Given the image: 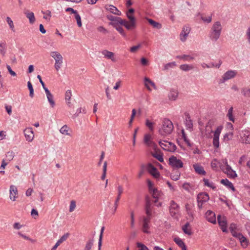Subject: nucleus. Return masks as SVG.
I'll use <instances>...</instances> for the list:
<instances>
[{
    "label": "nucleus",
    "instance_id": "3c124183",
    "mask_svg": "<svg viewBox=\"0 0 250 250\" xmlns=\"http://www.w3.org/2000/svg\"><path fill=\"white\" fill-rule=\"evenodd\" d=\"M233 134L231 132H229L225 134L223 137V141L224 142H228L232 139Z\"/></svg>",
    "mask_w": 250,
    "mask_h": 250
},
{
    "label": "nucleus",
    "instance_id": "f8f14e48",
    "mask_svg": "<svg viewBox=\"0 0 250 250\" xmlns=\"http://www.w3.org/2000/svg\"><path fill=\"white\" fill-rule=\"evenodd\" d=\"M241 141L243 143L250 144V131L248 130H242L240 133Z\"/></svg>",
    "mask_w": 250,
    "mask_h": 250
},
{
    "label": "nucleus",
    "instance_id": "6e6552de",
    "mask_svg": "<svg viewBox=\"0 0 250 250\" xmlns=\"http://www.w3.org/2000/svg\"><path fill=\"white\" fill-rule=\"evenodd\" d=\"M150 220L151 218L149 216H143L142 218V229L143 232L145 233H150V231L149 230Z\"/></svg>",
    "mask_w": 250,
    "mask_h": 250
},
{
    "label": "nucleus",
    "instance_id": "774afa93",
    "mask_svg": "<svg viewBox=\"0 0 250 250\" xmlns=\"http://www.w3.org/2000/svg\"><path fill=\"white\" fill-rule=\"evenodd\" d=\"M137 246L138 248V250H148V249L147 248V247L142 243H137Z\"/></svg>",
    "mask_w": 250,
    "mask_h": 250
},
{
    "label": "nucleus",
    "instance_id": "49530a36",
    "mask_svg": "<svg viewBox=\"0 0 250 250\" xmlns=\"http://www.w3.org/2000/svg\"><path fill=\"white\" fill-rule=\"evenodd\" d=\"M203 181L204 182L205 186L209 187L212 189H215L216 188V187L214 186V184L212 182H210L208 179H204Z\"/></svg>",
    "mask_w": 250,
    "mask_h": 250
},
{
    "label": "nucleus",
    "instance_id": "dca6fc26",
    "mask_svg": "<svg viewBox=\"0 0 250 250\" xmlns=\"http://www.w3.org/2000/svg\"><path fill=\"white\" fill-rule=\"evenodd\" d=\"M217 220L219 225L220 226L223 232H227V223L226 218L224 216L222 217L221 215H219L217 217Z\"/></svg>",
    "mask_w": 250,
    "mask_h": 250
},
{
    "label": "nucleus",
    "instance_id": "338daca9",
    "mask_svg": "<svg viewBox=\"0 0 250 250\" xmlns=\"http://www.w3.org/2000/svg\"><path fill=\"white\" fill-rule=\"evenodd\" d=\"M75 19L77 21L78 26L79 27H81L82 26V23L81 22V18L80 15L78 13V12L77 13V14H75Z\"/></svg>",
    "mask_w": 250,
    "mask_h": 250
},
{
    "label": "nucleus",
    "instance_id": "f3484780",
    "mask_svg": "<svg viewBox=\"0 0 250 250\" xmlns=\"http://www.w3.org/2000/svg\"><path fill=\"white\" fill-rule=\"evenodd\" d=\"M101 53L103 55L104 58L110 60L113 62H116L117 61L115 55L113 52L104 49L101 52Z\"/></svg>",
    "mask_w": 250,
    "mask_h": 250
},
{
    "label": "nucleus",
    "instance_id": "4468645a",
    "mask_svg": "<svg viewBox=\"0 0 250 250\" xmlns=\"http://www.w3.org/2000/svg\"><path fill=\"white\" fill-rule=\"evenodd\" d=\"M18 191L16 186L11 185L9 188V198L12 201H16L18 198Z\"/></svg>",
    "mask_w": 250,
    "mask_h": 250
},
{
    "label": "nucleus",
    "instance_id": "4c0bfd02",
    "mask_svg": "<svg viewBox=\"0 0 250 250\" xmlns=\"http://www.w3.org/2000/svg\"><path fill=\"white\" fill-rule=\"evenodd\" d=\"M147 21L149 22V23L153 27L157 28V29H160L162 28V25L161 23L156 22L151 19H146Z\"/></svg>",
    "mask_w": 250,
    "mask_h": 250
},
{
    "label": "nucleus",
    "instance_id": "2eb2a0df",
    "mask_svg": "<svg viewBox=\"0 0 250 250\" xmlns=\"http://www.w3.org/2000/svg\"><path fill=\"white\" fill-rule=\"evenodd\" d=\"M148 172L154 178H158L160 177V173L157 169L151 164L147 165L146 167Z\"/></svg>",
    "mask_w": 250,
    "mask_h": 250
},
{
    "label": "nucleus",
    "instance_id": "8fccbe9b",
    "mask_svg": "<svg viewBox=\"0 0 250 250\" xmlns=\"http://www.w3.org/2000/svg\"><path fill=\"white\" fill-rule=\"evenodd\" d=\"M174 170L173 171V172H174ZM180 176V173L178 171H176L175 174L173 172H172L171 174V176H170L171 179L174 181L178 180L179 179Z\"/></svg>",
    "mask_w": 250,
    "mask_h": 250
},
{
    "label": "nucleus",
    "instance_id": "b1692460",
    "mask_svg": "<svg viewBox=\"0 0 250 250\" xmlns=\"http://www.w3.org/2000/svg\"><path fill=\"white\" fill-rule=\"evenodd\" d=\"M205 215L206 219L208 222L212 224L216 223L215 215L213 212L210 210H208L207 211Z\"/></svg>",
    "mask_w": 250,
    "mask_h": 250
},
{
    "label": "nucleus",
    "instance_id": "a878e982",
    "mask_svg": "<svg viewBox=\"0 0 250 250\" xmlns=\"http://www.w3.org/2000/svg\"><path fill=\"white\" fill-rule=\"evenodd\" d=\"M107 18L109 20L113 21V23H116L117 24L119 23L120 24L123 25V23L125 22L124 20L122 19L119 17H114L112 15H109L107 16Z\"/></svg>",
    "mask_w": 250,
    "mask_h": 250
},
{
    "label": "nucleus",
    "instance_id": "0e129e2a",
    "mask_svg": "<svg viewBox=\"0 0 250 250\" xmlns=\"http://www.w3.org/2000/svg\"><path fill=\"white\" fill-rule=\"evenodd\" d=\"M219 165V162L216 159L213 160L211 163V167L212 169H216Z\"/></svg>",
    "mask_w": 250,
    "mask_h": 250
},
{
    "label": "nucleus",
    "instance_id": "20e7f679",
    "mask_svg": "<svg viewBox=\"0 0 250 250\" xmlns=\"http://www.w3.org/2000/svg\"><path fill=\"white\" fill-rule=\"evenodd\" d=\"M223 163L225 164V166H220V167L224 172L230 178H235L236 177L237 174L236 172L228 164L227 160L225 159L223 161Z\"/></svg>",
    "mask_w": 250,
    "mask_h": 250
},
{
    "label": "nucleus",
    "instance_id": "bb28decb",
    "mask_svg": "<svg viewBox=\"0 0 250 250\" xmlns=\"http://www.w3.org/2000/svg\"><path fill=\"white\" fill-rule=\"evenodd\" d=\"M146 216H149L151 217L152 215V207L150 201L147 199L146 205Z\"/></svg>",
    "mask_w": 250,
    "mask_h": 250
},
{
    "label": "nucleus",
    "instance_id": "f03ea898",
    "mask_svg": "<svg viewBox=\"0 0 250 250\" xmlns=\"http://www.w3.org/2000/svg\"><path fill=\"white\" fill-rule=\"evenodd\" d=\"M223 27L220 21L213 22L209 31V37L212 42H216L220 38Z\"/></svg>",
    "mask_w": 250,
    "mask_h": 250
},
{
    "label": "nucleus",
    "instance_id": "ea45409f",
    "mask_svg": "<svg viewBox=\"0 0 250 250\" xmlns=\"http://www.w3.org/2000/svg\"><path fill=\"white\" fill-rule=\"evenodd\" d=\"M6 52V44L5 42L0 43V54L4 56Z\"/></svg>",
    "mask_w": 250,
    "mask_h": 250
},
{
    "label": "nucleus",
    "instance_id": "aec40b11",
    "mask_svg": "<svg viewBox=\"0 0 250 250\" xmlns=\"http://www.w3.org/2000/svg\"><path fill=\"white\" fill-rule=\"evenodd\" d=\"M117 189H118V196L117 197V198H116L115 203H114V209H113V212H112L113 214H114L117 210V208L118 206L119 202L120 200L121 195L123 192V188L122 186L119 185L117 188Z\"/></svg>",
    "mask_w": 250,
    "mask_h": 250
},
{
    "label": "nucleus",
    "instance_id": "412c9836",
    "mask_svg": "<svg viewBox=\"0 0 250 250\" xmlns=\"http://www.w3.org/2000/svg\"><path fill=\"white\" fill-rule=\"evenodd\" d=\"M237 74V72L235 70H229L227 71L222 76V79L223 81H226L230 79L234 78Z\"/></svg>",
    "mask_w": 250,
    "mask_h": 250
},
{
    "label": "nucleus",
    "instance_id": "c03bdc74",
    "mask_svg": "<svg viewBox=\"0 0 250 250\" xmlns=\"http://www.w3.org/2000/svg\"><path fill=\"white\" fill-rule=\"evenodd\" d=\"M233 107H231L228 110V112L227 114V117L229 118V121H232V122H235V119L233 116Z\"/></svg>",
    "mask_w": 250,
    "mask_h": 250
},
{
    "label": "nucleus",
    "instance_id": "39448f33",
    "mask_svg": "<svg viewBox=\"0 0 250 250\" xmlns=\"http://www.w3.org/2000/svg\"><path fill=\"white\" fill-rule=\"evenodd\" d=\"M126 15L127 18L129 19V21H127L124 20L125 22L123 23V25H124L125 27L128 30H130L135 28L136 20L133 15L132 14L127 13H126Z\"/></svg>",
    "mask_w": 250,
    "mask_h": 250
},
{
    "label": "nucleus",
    "instance_id": "4d7b16f0",
    "mask_svg": "<svg viewBox=\"0 0 250 250\" xmlns=\"http://www.w3.org/2000/svg\"><path fill=\"white\" fill-rule=\"evenodd\" d=\"M18 234L21 237H22L23 238H24V239L25 240H29L30 241H31L32 243H35L36 242V240H34V239H31L30 238H29V237L27 236L26 235L22 234L21 232L19 231L18 232Z\"/></svg>",
    "mask_w": 250,
    "mask_h": 250
},
{
    "label": "nucleus",
    "instance_id": "7c9ffc66",
    "mask_svg": "<svg viewBox=\"0 0 250 250\" xmlns=\"http://www.w3.org/2000/svg\"><path fill=\"white\" fill-rule=\"evenodd\" d=\"M193 167H194L196 172L198 174L204 175L206 174V171L204 170L203 167L201 166L198 164H194L193 165Z\"/></svg>",
    "mask_w": 250,
    "mask_h": 250
},
{
    "label": "nucleus",
    "instance_id": "a211bd4d",
    "mask_svg": "<svg viewBox=\"0 0 250 250\" xmlns=\"http://www.w3.org/2000/svg\"><path fill=\"white\" fill-rule=\"evenodd\" d=\"M179 211V206L174 201L170 203L169 212L172 216H175Z\"/></svg>",
    "mask_w": 250,
    "mask_h": 250
},
{
    "label": "nucleus",
    "instance_id": "6e6d98bb",
    "mask_svg": "<svg viewBox=\"0 0 250 250\" xmlns=\"http://www.w3.org/2000/svg\"><path fill=\"white\" fill-rule=\"evenodd\" d=\"M201 18L204 22H205L206 23H210L212 21V16H202Z\"/></svg>",
    "mask_w": 250,
    "mask_h": 250
},
{
    "label": "nucleus",
    "instance_id": "cd10ccee",
    "mask_svg": "<svg viewBox=\"0 0 250 250\" xmlns=\"http://www.w3.org/2000/svg\"><path fill=\"white\" fill-rule=\"evenodd\" d=\"M182 230L184 232L188 235H191L192 234L191 227L188 222L186 223L183 227Z\"/></svg>",
    "mask_w": 250,
    "mask_h": 250
},
{
    "label": "nucleus",
    "instance_id": "e433bc0d",
    "mask_svg": "<svg viewBox=\"0 0 250 250\" xmlns=\"http://www.w3.org/2000/svg\"><path fill=\"white\" fill-rule=\"evenodd\" d=\"M178 95V92L177 90L172 89L170 90L169 93L168 97L170 100L175 101L177 99Z\"/></svg>",
    "mask_w": 250,
    "mask_h": 250
},
{
    "label": "nucleus",
    "instance_id": "1a4fd4ad",
    "mask_svg": "<svg viewBox=\"0 0 250 250\" xmlns=\"http://www.w3.org/2000/svg\"><path fill=\"white\" fill-rule=\"evenodd\" d=\"M144 144L148 147L156 151L157 148V145L152 141L151 135L149 134H145L144 138Z\"/></svg>",
    "mask_w": 250,
    "mask_h": 250
},
{
    "label": "nucleus",
    "instance_id": "79ce46f5",
    "mask_svg": "<svg viewBox=\"0 0 250 250\" xmlns=\"http://www.w3.org/2000/svg\"><path fill=\"white\" fill-rule=\"evenodd\" d=\"M177 58L183 60L185 61H190L193 60L194 58L193 57H192L190 55H183L182 56H177Z\"/></svg>",
    "mask_w": 250,
    "mask_h": 250
},
{
    "label": "nucleus",
    "instance_id": "7ed1b4c3",
    "mask_svg": "<svg viewBox=\"0 0 250 250\" xmlns=\"http://www.w3.org/2000/svg\"><path fill=\"white\" fill-rule=\"evenodd\" d=\"M50 56L55 60L54 67L58 71L61 68L63 63V57L58 51H51Z\"/></svg>",
    "mask_w": 250,
    "mask_h": 250
},
{
    "label": "nucleus",
    "instance_id": "13d9d810",
    "mask_svg": "<svg viewBox=\"0 0 250 250\" xmlns=\"http://www.w3.org/2000/svg\"><path fill=\"white\" fill-rule=\"evenodd\" d=\"M14 157V153L13 151H8L6 154V160L8 161H11Z\"/></svg>",
    "mask_w": 250,
    "mask_h": 250
},
{
    "label": "nucleus",
    "instance_id": "5701e85b",
    "mask_svg": "<svg viewBox=\"0 0 250 250\" xmlns=\"http://www.w3.org/2000/svg\"><path fill=\"white\" fill-rule=\"evenodd\" d=\"M233 235L239 239L242 246L243 247L246 248L248 246V243L247 239L242 234L240 233L236 234V233H234Z\"/></svg>",
    "mask_w": 250,
    "mask_h": 250
},
{
    "label": "nucleus",
    "instance_id": "37998d69",
    "mask_svg": "<svg viewBox=\"0 0 250 250\" xmlns=\"http://www.w3.org/2000/svg\"><path fill=\"white\" fill-rule=\"evenodd\" d=\"M242 94L246 97H250V88L244 87L241 89Z\"/></svg>",
    "mask_w": 250,
    "mask_h": 250
},
{
    "label": "nucleus",
    "instance_id": "58836bf2",
    "mask_svg": "<svg viewBox=\"0 0 250 250\" xmlns=\"http://www.w3.org/2000/svg\"><path fill=\"white\" fill-rule=\"evenodd\" d=\"M180 68L183 71H188L189 70H191L194 69V66L191 64H182L180 66Z\"/></svg>",
    "mask_w": 250,
    "mask_h": 250
},
{
    "label": "nucleus",
    "instance_id": "680f3d73",
    "mask_svg": "<svg viewBox=\"0 0 250 250\" xmlns=\"http://www.w3.org/2000/svg\"><path fill=\"white\" fill-rule=\"evenodd\" d=\"M147 186L149 192L152 190H154L156 188L154 187V184L150 180H147Z\"/></svg>",
    "mask_w": 250,
    "mask_h": 250
},
{
    "label": "nucleus",
    "instance_id": "423d86ee",
    "mask_svg": "<svg viewBox=\"0 0 250 250\" xmlns=\"http://www.w3.org/2000/svg\"><path fill=\"white\" fill-rule=\"evenodd\" d=\"M160 146L165 150L174 152L176 149V146L172 143L166 140H163L159 142Z\"/></svg>",
    "mask_w": 250,
    "mask_h": 250
},
{
    "label": "nucleus",
    "instance_id": "473e14b6",
    "mask_svg": "<svg viewBox=\"0 0 250 250\" xmlns=\"http://www.w3.org/2000/svg\"><path fill=\"white\" fill-rule=\"evenodd\" d=\"M70 130V128L67 125H64L60 129V132L63 135L71 136Z\"/></svg>",
    "mask_w": 250,
    "mask_h": 250
},
{
    "label": "nucleus",
    "instance_id": "603ef678",
    "mask_svg": "<svg viewBox=\"0 0 250 250\" xmlns=\"http://www.w3.org/2000/svg\"><path fill=\"white\" fill-rule=\"evenodd\" d=\"M27 86H28V87L29 88V90L30 91L29 96L31 98H33V96H34V89H33L32 84L31 83L30 81H28V83H27Z\"/></svg>",
    "mask_w": 250,
    "mask_h": 250
},
{
    "label": "nucleus",
    "instance_id": "a18cd8bd",
    "mask_svg": "<svg viewBox=\"0 0 250 250\" xmlns=\"http://www.w3.org/2000/svg\"><path fill=\"white\" fill-rule=\"evenodd\" d=\"M144 81H145V85L149 90H150L151 89H150V86L148 85V84L147 83V82L151 83L150 85H152V86H153L154 87H155V83L152 81H151L149 78L146 77V78H145Z\"/></svg>",
    "mask_w": 250,
    "mask_h": 250
},
{
    "label": "nucleus",
    "instance_id": "c85d7f7f",
    "mask_svg": "<svg viewBox=\"0 0 250 250\" xmlns=\"http://www.w3.org/2000/svg\"><path fill=\"white\" fill-rule=\"evenodd\" d=\"M150 193L152 194L153 197L155 199L154 201L155 203H156L158 199L161 197L162 195V193L161 191L159 190L157 188H155L154 190L151 191Z\"/></svg>",
    "mask_w": 250,
    "mask_h": 250
},
{
    "label": "nucleus",
    "instance_id": "c756f323",
    "mask_svg": "<svg viewBox=\"0 0 250 250\" xmlns=\"http://www.w3.org/2000/svg\"><path fill=\"white\" fill-rule=\"evenodd\" d=\"M24 14L26 17L29 19V22L31 24H33L35 21V18L34 14L32 12H30L28 10H26L24 12Z\"/></svg>",
    "mask_w": 250,
    "mask_h": 250
},
{
    "label": "nucleus",
    "instance_id": "ddd939ff",
    "mask_svg": "<svg viewBox=\"0 0 250 250\" xmlns=\"http://www.w3.org/2000/svg\"><path fill=\"white\" fill-rule=\"evenodd\" d=\"M190 31L189 26L185 25L183 27L182 30L180 34V39L182 42H185Z\"/></svg>",
    "mask_w": 250,
    "mask_h": 250
},
{
    "label": "nucleus",
    "instance_id": "a19ab883",
    "mask_svg": "<svg viewBox=\"0 0 250 250\" xmlns=\"http://www.w3.org/2000/svg\"><path fill=\"white\" fill-rule=\"evenodd\" d=\"M94 239L91 238L89 239L86 243L84 250H90L93 245Z\"/></svg>",
    "mask_w": 250,
    "mask_h": 250
},
{
    "label": "nucleus",
    "instance_id": "864d4df0",
    "mask_svg": "<svg viewBox=\"0 0 250 250\" xmlns=\"http://www.w3.org/2000/svg\"><path fill=\"white\" fill-rule=\"evenodd\" d=\"M104 230V227H102L101 230V233L99 236V239L98 242V250H101V247L102 246L103 234Z\"/></svg>",
    "mask_w": 250,
    "mask_h": 250
},
{
    "label": "nucleus",
    "instance_id": "69168bd1",
    "mask_svg": "<svg viewBox=\"0 0 250 250\" xmlns=\"http://www.w3.org/2000/svg\"><path fill=\"white\" fill-rule=\"evenodd\" d=\"M106 168H107V162L105 161L103 166V173L101 177V179L102 180H104L106 176Z\"/></svg>",
    "mask_w": 250,
    "mask_h": 250
},
{
    "label": "nucleus",
    "instance_id": "09e8293b",
    "mask_svg": "<svg viewBox=\"0 0 250 250\" xmlns=\"http://www.w3.org/2000/svg\"><path fill=\"white\" fill-rule=\"evenodd\" d=\"M6 21L9 25L10 29L13 32H15L14 25L12 20L9 17H7L6 19Z\"/></svg>",
    "mask_w": 250,
    "mask_h": 250
},
{
    "label": "nucleus",
    "instance_id": "9b49d317",
    "mask_svg": "<svg viewBox=\"0 0 250 250\" xmlns=\"http://www.w3.org/2000/svg\"><path fill=\"white\" fill-rule=\"evenodd\" d=\"M209 200V196L208 194L202 193L197 196L198 206L199 208H202L203 204Z\"/></svg>",
    "mask_w": 250,
    "mask_h": 250
},
{
    "label": "nucleus",
    "instance_id": "0eeeda50",
    "mask_svg": "<svg viewBox=\"0 0 250 250\" xmlns=\"http://www.w3.org/2000/svg\"><path fill=\"white\" fill-rule=\"evenodd\" d=\"M168 164L173 168L176 169L182 168L183 167L182 161L174 156L169 158Z\"/></svg>",
    "mask_w": 250,
    "mask_h": 250
},
{
    "label": "nucleus",
    "instance_id": "c9c22d12",
    "mask_svg": "<svg viewBox=\"0 0 250 250\" xmlns=\"http://www.w3.org/2000/svg\"><path fill=\"white\" fill-rule=\"evenodd\" d=\"M221 183L227 186L228 188L231 189L233 191L235 190V188L233 184L227 179H222L221 180Z\"/></svg>",
    "mask_w": 250,
    "mask_h": 250
},
{
    "label": "nucleus",
    "instance_id": "393cba45",
    "mask_svg": "<svg viewBox=\"0 0 250 250\" xmlns=\"http://www.w3.org/2000/svg\"><path fill=\"white\" fill-rule=\"evenodd\" d=\"M105 8L107 11L110 12L111 13L117 15L118 16H120L121 15V12L118 10V9L114 6L112 5H106L105 6Z\"/></svg>",
    "mask_w": 250,
    "mask_h": 250
},
{
    "label": "nucleus",
    "instance_id": "052dcab7",
    "mask_svg": "<svg viewBox=\"0 0 250 250\" xmlns=\"http://www.w3.org/2000/svg\"><path fill=\"white\" fill-rule=\"evenodd\" d=\"M134 215L133 210L130 211V227L133 228L134 227Z\"/></svg>",
    "mask_w": 250,
    "mask_h": 250
},
{
    "label": "nucleus",
    "instance_id": "5fc2aeb1",
    "mask_svg": "<svg viewBox=\"0 0 250 250\" xmlns=\"http://www.w3.org/2000/svg\"><path fill=\"white\" fill-rule=\"evenodd\" d=\"M104 230V227H102L101 230V233L99 236V239L98 242V250H101V247L102 246L103 234Z\"/></svg>",
    "mask_w": 250,
    "mask_h": 250
},
{
    "label": "nucleus",
    "instance_id": "de8ad7c7",
    "mask_svg": "<svg viewBox=\"0 0 250 250\" xmlns=\"http://www.w3.org/2000/svg\"><path fill=\"white\" fill-rule=\"evenodd\" d=\"M155 123L150 122L148 119L146 120V125L149 129L151 131L154 130V125Z\"/></svg>",
    "mask_w": 250,
    "mask_h": 250
},
{
    "label": "nucleus",
    "instance_id": "f257e3e1",
    "mask_svg": "<svg viewBox=\"0 0 250 250\" xmlns=\"http://www.w3.org/2000/svg\"><path fill=\"white\" fill-rule=\"evenodd\" d=\"M174 126L172 122L167 118L164 119L159 128V134L164 137L170 134L173 130Z\"/></svg>",
    "mask_w": 250,
    "mask_h": 250
},
{
    "label": "nucleus",
    "instance_id": "2f4dec72",
    "mask_svg": "<svg viewBox=\"0 0 250 250\" xmlns=\"http://www.w3.org/2000/svg\"><path fill=\"white\" fill-rule=\"evenodd\" d=\"M174 241L182 249V250H187L186 246L181 239L179 237H176L174 238Z\"/></svg>",
    "mask_w": 250,
    "mask_h": 250
},
{
    "label": "nucleus",
    "instance_id": "72a5a7b5",
    "mask_svg": "<svg viewBox=\"0 0 250 250\" xmlns=\"http://www.w3.org/2000/svg\"><path fill=\"white\" fill-rule=\"evenodd\" d=\"M185 125L187 127V129H189L190 131H192L193 128V124L189 116H187L186 118Z\"/></svg>",
    "mask_w": 250,
    "mask_h": 250
},
{
    "label": "nucleus",
    "instance_id": "6ab92c4d",
    "mask_svg": "<svg viewBox=\"0 0 250 250\" xmlns=\"http://www.w3.org/2000/svg\"><path fill=\"white\" fill-rule=\"evenodd\" d=\"M24 134L26 141L32 142L34 139V134L32 127H27L24 130Z\"/></svg>",
    "mask_w": 250,
    "mask_h": 250
},
{
    "label": "nucleus",
    "instance_id": "bf43d9fd",
    "mask_svg": "<svg viewBox=\"0 0 250 250\" xmlns=\"http://www.w3.org/2000/svg\"><path fill=\"white\" fill-rule=\"evenodd\" d=\"M145 165H141L140 170H139V171L138 172V175H137L138 178H141V177L143 176V175L145 173Z\"/></svg>",
    "mask_w": 250,
    "mask_h": 250
},
{
    "label": "nucleus",
    "instance_id": "9d476101",
    "mask_svg": "<svg viewBox=\"0 0 250 250\" xmlns=\"http://www.w3.org/2000/svg\"><path fill=\"white\" fill-rule=\"evenodd\" d=\"M223 129L221 125L218 126L214 132L213 138V145L214 147L218 148L219 146V136Z\"/></svg>",
    "mask_w": 250,
    "mask_h": 250
},
{
    "label": "nucleus",
    "instance_id": "4be33fe9",
    "mask_svg": "<svg viewBox=\"0 0 250 250\" xmlns=\"http://www.w3.org/2000/svg\"><path fill=\"white\" fill-rule=\"evenodd\" d=\"M47 100L50 104V107L54 108L55 106V102L54 100L53 95L51 93L48 89L44 90Z\"/></svg>",
    "mask_w": 250,
    "mask_h": 250
},
{
    "label": "nucleus",
    "instance_id": "e2e57ef3",
    "mask_svg": "<svg viewBox=\"0 0 250 250\" xmlns=\"http://www.w3.org/2000/svg\"><path fill=\"white\" fill-rule=\"evenodd\" d=\"M76 207V203L74 200H72L70 202V206H69V212H73Z\"/></svg>",
    "mask_w": 250,
    "mask_h": 250
},
{
    "label": "nucleus",
    "instance_id": "f704fd0d",
    "mask_svg": "<svg viewBox=\"0 0 250 250\" xmlns=\"http://www.w3.org/2000/svg\"><path fill=\"white\" fill-rule=\"evenodd\" d=\"M111 25H112L114 27L116 28V29L124 37H126V34L125 32L124 29L120 26L117 24L116 23H111Z\"/></svg>",
    "mask_w": 250,
    "mask_h": 250
}]
</instances>
